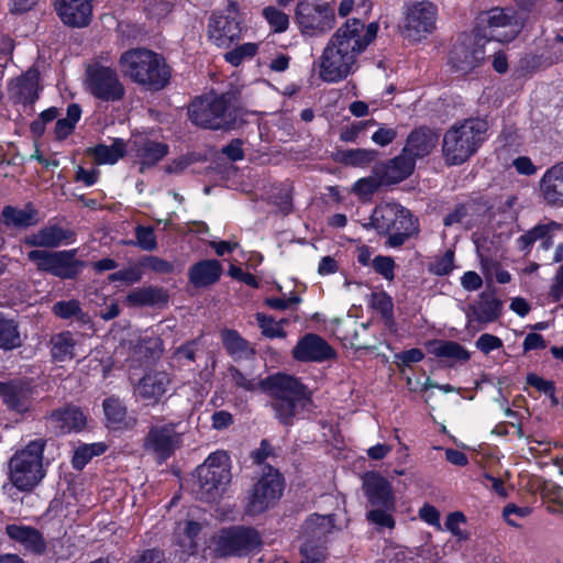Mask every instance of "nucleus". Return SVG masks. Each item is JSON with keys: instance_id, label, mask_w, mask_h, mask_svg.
I'll return each mask as SVG.
<instances>
[{"instance_id": "1", "label": "nucleus", "mask_w": 563, "mask_h": 563, "mask_svg": "<svg viewBox=\"0 0 563 563\" xmlns=\"http://www.w3.org/2000/svg\"><path fill=\"white\" fill-rule=\"evenodd\" d=\"M378 24L349 19L329 38L318 62L319 78L329 84L344 80L357 68L358 56L377 36Z\"/></svg>"}, {"instance_id": "2", "label": "nucleus", "mask_w": 563, "mask_h": 563, "mask_svg": "<svg viewBox=\"0 0 563 563\" xmlns=\"http://www.w3.org/2000/svg\"><path fill=\"white\" fill-rule=\"evenodd\" d=\"M228 376L236 388L245 391L262 388L267 391L275 418L287 427L292 426L295 418L312 402L308 387L291 375L278 373L258 382L231 365L228 367Z\"/></svg>"}, {"instance_id": "3", "label": "nucleus", "mask_w": 563, "mask_h": 563, "mask_svg": "<svg viewBox=\"0 0 563 563\" xmlns=\"http://www.w3.org/2000/svg\"><path fill=\"white\" fill-rule=\"evenodd\" d=\"M119 65L123 75L152 91L164 89L172 70L165 58L147 48H132L121 54Z\"/></svg>"}, {"instance_id": "4", "label": "nucleus", "mask_w": 563, "mask_h": 563, "mask_svg": "<svg viewBox=\"0 0 563 563\" xmlns=\"http://www.w3.org/2000/svg\"><path fill=\"white\" fill-rule=\"evenodd\" d=\"M488 122L467 118L455 122L443 135L442 153L446 165H461L470 159L487 137Z\"/></svg>"}, {"instance_id": "5", "label": "nucleus", "mask_w": 563, "mask_h": 563, "mask_svg": "<svg viewBox=\"0 0 563 563\" xmlns=\"http://www.w3.org/2000/svg\"><path fill=\"white\" fill-rule=\"evenodd\" d=\"M365 228H373L379 235H388L385 245L397 249L418 232V222L405 207L386 202L378 205Z\"/></svg>"}, {"instance_id": "6", "label": "nucleus", "mask_w": 563, "mask_h": 563, "mask_svg": "<svg viewBox=\"0 0 563 563\" xmlns=\"http://www.w3.org/2000/svg\"><path fill=\"white\" fill-rule=\"evenodd\" d=\"M231 481L229 456L223 451L211 453L196 470L192 492L197 499L217 500Z\"/></svg>"}, {"instance_id": "7", "label": "nucleus", "mask_w": 563, "mask_h": 563, "mask_svg": "<svg viewBox=\"0 0 563 563\" xmlns=\"http://www.w3.org/2000/svg\"><path fill=\"white\" fill-rule=\"evenodd\" d=\"M188 114L195 125L211 130L232 129L238 119V111L227 95L195 99L188 108Z\"/></svg>"}, {"instance_id": "8", "label": "nucleus", "mask_w": 563, "mask_h": 563, "mask_svg": "<svg viewBox=\"0 0 563 563\" xmlns=\"http://www.w3.org/2000/svg\"><path fill=\"white\" fill-rule=\"evenodd\" d=\"M46 441L36 439L18 451L9 462V478L20 490L33 489L44 477L43 452Z\"/></svg>"}, {"instance_id": "9", "label": "nucleus", "mask_w": 563, "mask_h": 563, "mask_svg": "<svg viewBox=\"0 0 563 563\" xmlns=\"http://www.w3.org/2000/svg\"><path fill=\"white\" fill-rule=\"evenodd\" d=\"M284 478L278 470L266 465L262 475L246 492L243 501L244 514L256 517L273 507L283 496Z\"/></svg>"}, {"instance_id": "10", "label": "nucleus", "mask_w": 563, "mask_h": 563, "mask_svg": "<svg viewBox=\"0 0 563 563\" xmlns=\"http://www.w3.org/2000/svg\"><path fill=\"white\" fill-rule=\"evenodd\" d=\"M85 86L93 98L103 102H119L125 96V87L117 69L100 62L87 65Z\"/></svg>"}, {"instance_id": "11", "label": "nucleus", "mask_w": 563, "mask_h": 563, "mask_svg": "<svg viewBox=\"0 0 563 563\" xmlns=\"http://www.w3.org/2000/svg\"><path fill=\"white\" fill-rule=\"evenodd\" d=\"M76 255V249L54 252L33 250L27 253V258L36 265L38 271L62 279H74L85 267V262L77 260Z\"/></svg>"}, {"instance_id": "12", "label": "nucleus", "mask_w": 563, "mask_h": 563, "mask_svg": "<svg viewBox=\"0 0 563 563\" xmlns=\"http://www.w3.org/2000/svg\"><path fill=\"white\" fill-rule=\"evenodd\" d=\"M242 19L239 4L229 1L223 10L213 11L208 20V37L218 47L229 48L241 38Z\"/></svg>"}, {"instance_id": "13", "label": "nucleus", "mask_w": 563, "mask_h": 563, "mask_svg": "<svg viewBox=\"0 0 563 563\" xmlns=\"http://www.w3.org/2000/svg\"><path fill=\"white\" fill-rule=\"evenodd\" d=\"M477 29L482 40L508 43L519 34L520 24L515 11L493 8L478 16Z\"/></svg>"}, {"instance_id": "14", "label": "nucleus", "mask_w": 563, "mask_h": 563, "mask_svg": "<svg viewBox=\"0 0 563 563\" xmlns=\"http://www.w3.org/2000/svg\"><path fill=\"white\" fill-rule=\"evenodd\" d=\"M437 27V8L429 1L407 5L404 20L399 23L401 36L412 43L426 38Z\"/></svg>"}, {"instance_id": "15", "label": "nucleus", "mask_w": 563, "mask_h": 563, "mask_svg": "<svg viewBox=\"0 0 563 563\" xmlns=\"http://www.w3.org/2000/svg\"><path fill=\"white\" fill-rule=\"evenodd\" d=\"M262 544L260 533L250 527L235 526L220 530L214 538L218 556H245Z\"/></svg>"}, {"instance_id": "16", "label": "nucleus", "mask_w": 563, "mask_h": 563, "mask_svg": "<svg viewBox=\"0 0 563 563\" xmlns=\"http://www.w3.org/2000/svg\"><path fill=\"white\" fill-rule=\"evenodd\" d=\"M295 22L302 35H323L334 27V9L329 3L303 0L296 7Z\"/></svg>"}, {"instance_id": "17", "label": "nucleus", "mask_w": 563, "mask_h": 563, "mask_svg": "<svg viewBox=\"0 0 563 563\" xmlns=\"http://www.w3.org/2000/svg\"><path fill=\"white\" fill-rule=\"evenodd\" d=\"M184 433L185 426L181 422L152 426L144 439L143 448L165 461L180 448Z\"/></svg>"}, {"instance_id": "18", "label": "nucleus", "mask_w": 563, "mask_h": 563, "mask_svg": "<svg viewBox=\"0 0 563 563\" xmlns=\"http://www.w3.org/2000/svg\"><path fill=\"white\" fill-rule=\"evenodd\" d=\"M37 386L27 378L0 382V400L11 412L25 415L33 410Z\"/></svg>"}, {"instance_id": "19", "label": "nucleus", "mask_w": 563, "mask_h": 563, "mask_svg": "<svg viewBox=\"0 0 563 563\" xmlns=\"http://www.w3.org/2000/svg\"><path fill=\"white\" fill-rule=\"evenodd\" d=\"M486 52L483 40L464 36L459 38L450 52L452 68L461 74H468L478 67L485 59Z\"/></svg>"}, {"instance_id": "20", "label": "nucleus", "mask_w": 563, "mask_h": 563, "mask_svg": "<svg viewBox=\"0 0 563 563\" xmlns=\"http://www.w3.org/2000/svg\"><path fill=\"white\" fill-rule=\"evenodd\" d=\"M292 357L302 363H322L335 358L334 349L320 335L305 334L292 349Z\"/></svg>"}, {"instance_id": "21", "label": "nucleus", "mask_w": 563, "mask_h": 563, "mask_svg": "<svg viewBox=\"0 0 563 563\" xmlns=\"http://www.w3.org/2000/svg\"><path fill=\"white\" fill-rule=\"evenodd\" d=\"M45 420L57 434H67L84 430L87 424V415L80 407L66 404L48 412Z\"/></svg>"}, {"instance_id": "22", "label": "nucleus", "mask_w": 563, "mask_h": 563, "mask_svg": "<svg viewBox=\"0 0 563 563\" xmlns=\"http://www.w3.org/2000/svg\"><path fill=\"white\" fill-rule=\"evenodd\" d=\"M363 489L371 507L395 509L396 499L389 482L378 473H366L363 477Z\"/></svg>"}, {"instance_id": "23", "label": "nucleus", "mask_w": 563, "mask_h": 563, "mask_svg": "<svg viewBox=\"0 0 563 563\" xmlns=\"http://www.w3.org/2000/svg\"><path fill=\"white\" fill-rule=\"evenodd\" d=\"M75 238L76 234L73 230L49 223L27 235L24 243L32 247L57 249L73 243Z\"/></svg>"}, {"instance_id": "24", "label": "nucleus", "mask_w": 563, "mask_h": 563, "mask_svg": "<svg viewBox=\"0 0 563 563\" xmlns=\"http://www.w3.org/2000/svg\"><path fill=\"white\" fill-rule=\"evenodd\" d=\"M54 8L63 23L68 26L84 27L90 23L91 0H54Z\"/></svg>"}, {"instance_id": "25", "label": "nucleus", "mask_w": 563, "mask_h": 563, "mask_svg": "<svg viewBox=\"0 0 563 563\" xmlns=\"http://www.w3.org/2000/svg\"><path fill=\"white\" fill-rule=\"evenodd\" d=\"M539 195L552 208H563V164L558 163L545 170L539 180Z\"/></svg>"}, {"instance_id": "26", "label": "nucleus", "mask_w": 563, "mask_h": 563, "mask_svg": "<svg viewBox=\"0 0 563 563\" xmlns=\"http://www.w3.org/2000/svg\"><path fill=\"white\" fill-rule=\"evenodd\" d=\"M416 162L407 153H401L374 167L376 175H379L386 185L397 184L407 179L415 170Z\"/></svg>"}, {"instance_id": "27", "label": "nucleus", "mask_w": 563, "mask_h": 563, "mask_svg": "<svg viewBox=\"0 0 563 563\" xmlns=\"http://www.w3.org/2000/svg\"><path fill=\"white\" fill-rule=\"evenodd\" d=\"M40 74L36 69H30L9 85V97L13 103L32 106L38 99Z\"/></svg>"}, {"instance_id": "28", "label": "nucleus", "mask_w": 563, "mask_h": 563, "mask_svg": "<svg viewBox=\"0 0 563 563\" xmlns=\"http://www.w3.org/2000/svg\"><path fill=\"white\" fill-rule=\"evenodd\" d=\"M439 143V134L427 126H420L409 133L404 152L416 162L430 155Z\"/></svg>"}, {"instance_id": "29", "label": "nucleus", "mask_w": 563, "mask_h": 563, "mask_svg": "<svg viewBox=\"0 0 563 563\" xmlns=\"http://www.w3.org/2000/svg\"><path fill=\"white\" fill-rule=\"evenodd\" d=\"M560 230H562V224L555 221L537 224L517 239V246L525 254H529L532 245L540 241V246L548 251L552 247L553 238Z\"/></svg>"}, {"instance_id": "30", "label": "nucleus", "mask_w": 563, "mask_h": 563, "mask_svg": "<svg viewBox=\"0 0 563 563\" xmlns=\"http://www.w3.org/2000/svg\"><path fill=\"white\" fill-rule=\"evenodd\" d=\"M170 383L172 378L167 372L151 371L140 379L135 393L142 399L156 404L165 395Z\"/></svg>"}, {"instance_id": "31", "label": "nucleus", "mask_w": 563, "mask_h": 563, "mask_svg": "<svg viewBox=\"0 0 563 563\" xmlns=\"http://www.w3.org/2000/svg\"><path fill=\"white\" fill-rule=\"evenodd\" d=\"M169 295L158 286H144L131 290L125 297L129 307H164L168 303Z\"/></svg>"}, {"instance_id": "32", "label": "nucleus", "mask_w": 563, "mask_h": 563, "mask_svg": "<svg viewBox=\"0 0 563 563\" xmlns=\"http://www.w3.org/2000/svg\"><path fill=\"white\" fill-rule=\"evenodd\" d=\"M222 274V265L217 260H202L188 271L190 284L196 288H206L216 284Z\"/></svg>"}, {"instance_id": "33", "label": "nucleus", "mask_w": 563, "mask_h": 563, "mask_svg": "<svg viewBox=\"0 0 563 563\" xmlns=\"http://www.w3.org/2000/svg\"><path fill=\"white\" fill-rule=\"evenodd\" d=\"M8 536L24 547L25 551L42 554L46 549L45 541L38 530L32 527L9 525Z\"/></svg>"}, {"instance_id": "34", "label": "nucleus", "mask_w": 563, "mask_h": 563, "mask_svg": "<svg viewBox=\"0 0 563 563\" xmlns=\"http://www.w3.org/2000/svg\"><path fill=\"white\" fill-rule=\"evenodd\" d=\"M479 298L477 303L468 306L467 318L481 323H489L498 319L501 312V301L486 292H483Z\"/></svg>"}, {"instance_id": "35", "label": "nucleus", "mask_w": 563, "mask_h": 563, "mask_svg": "<svg viewBox=\"0 0 563 563\" xmlns=\"http://www.w3.org/2000/svg\"><path fill=\"white\" fill-rule=\"evenodd\" d=\"M168 153V145L153 140H142L136 143V157L141 164V172L163 159Z\"/></svg>"}, {"instance_id": "36", "label": "nucleus", "mask_w": 563, "mask_h": 563, "mask_svg": "<svg viewBox=\"0 0 563 563\" xmlns=\"http://www.w3.org/2000/svg\"><path fill=\"white\" fill-rule=\"evenodd\" d=\"M1 216L5 225L14 228H29L38 221L37 210L32 203L25 205L23 209L5 206L2 209Z\"/></svg>"}, {"instance_id": "37", "label": "nucleus", "mask_w": 563, "mask_h": 563, "mask_svg": "<svg viewBox=\"0 0 563 563\" xmlns=\"http://www.w3.org/2000/svg\"><path fill=\"white\" fill-rule=\"evenodd\" d=\"M51 355L56 362L70 361L75 357L77 341L69 331L54 334L49 340Z\"/></svg>"}, {"instance_id": "38", "label": "nucleus", "mask_w": 563, "mask_h": 563, "mask_svg": "<svg viewBox=\"0 0 563 563\" xmlns=\"http://www.w3.org/2000/svg\"><path fill=\"white\" fill-rule=\"evenodd\" d=\"M430 352L441 360H448L452 364L466 363L471 354L460 343L454 341H437L431 344Z\"/></svg>"}, {"instance_id": "39", "label": "nucleus", "mask_w": 563, "mask_h": 563, "mask_svg": "<svg viewBox=\"0 0 563 563\" xmlns=\"http://www.w3.org/2000/svg\"><path fill=\"white\" fill-rule=\"evenodd\" d=\"M223 346L234 360L249 358L255 351L250 343L235 330H224L221 333Z\"/></svg>"}, {"instance_id": "40", "label": "nucleus", "mask_w": 563, "mask_h": 563, "mask_svg": "<svg viewBox=\"0 0 563 563\" xmlns=\"http://www.w3.org/2000/svg\"><path fill=\"white\" fill-rule=\"evenodd\" d=\"M98 164H114L125 154V142L121 139L113 141L111 145L99 144L89 150Z\"/></svg>"}, {"instance_id": "41", "label": "nucleus", "mask_w": 563, "mask_h": 563, "mask_svg": "<svg viewBox=\"0 0 563 563\" xmlns=\"http://www.w3.org/2000/svg\"><path fill=\"white\" fill-rule=\"evenodd\" d=\"M19 325L13 319H7L0 312V349L9 351L21 346Z\"/></svg>"}, {"instance_id": "42", "label": "nucleus", "mask_w": 563, "mask_h": 563, "mask_svg": "<svg viewBox=\"0 0 563 563\" xmlns=\"http://www.w3.org/2000/svg\"><path fill=\"white\" fill-rule=\"evenodd\" d=\"M102 406L107 421L112 428L120 429L126 426V408L119 398H106Z\"/></svg>"}, {"instance_id": "43", "label": "nucleus", "mask_w": 563, "mask_h": 563, "mask_svg": "<svg viewBox=\"0 0 563 563\" xmlns=\"http://www.w3.org/2000/svg\"><path fill=\"white\" fill-rule=\"evenodd\" d=\"M53 313L60 319L76 318L79 322L86 323L89 317L81 309L80 302L77 299L57 301L52 307Z\"/></svg>"}, {"instance_id": "44", "label": "nucleus", "mask_w": 563, "mask_h": 563, "mask_svg": "<svg viewBox=\"0 0 563 563\" xmlns=\"http://www.w3.org/2000/svg\"><path fill=\"white\" fill-rule=\"evenodd\" d=\"M107 445L102 442L82 444L74 453L71 464L75 470H82L93 456L103 454Z\"/></svg>"}, {"instance_id": "45", "label": "nucleus", "mask_w": 563, "mask_h": 563, "mask_svg": "<svg viewBox=\"0 0 563 563\" xmlns=\"http://www.w3.org/2000/svg\"><path fill=\"white\" fill-rule=\"evenodd\" d=\"M334 527L332 516L313 515L305 522V531L311 538L320 540L332 531Z\"/></svg>"}, {"instance_id": "46", "label": "nucleus", "mask_w": 563, "mask_h": 563, "mask_svg": "<svg viewBox=\"0 0 563 563\" xmlns=\"http://www.w3.org/2000/svg\"><path fill=\"white\" fill-rule=\"evenodd\" d=\"M377 157V151L367 148L346 150L341 153V161L345 165L365 167Z\"/></svg>"}, {"instance_id": "47", "label": "nucleus", "mask_w": 563, "mask_h": 563, "mask_svg": "<svg viewBox=\"0 0 563 563\" xmlns=\"http://www.w3.org/2000/svg\"><path fill=\"white\" fill-rule=\"evenodd\" d=\"M394 510L386 507H372L366 514V519L369 523L376 526L378 531L383 529L393 530L395 528Z\"/></svg>"}, {"instance_id": "48", "label": "nucleus", "mask_w": 563, "mask_h": 563, "mask_svg": "<svg viewBox=\"0 0 563 563\" xmlns=\"http://www.w3.org/2000/svg\"><path fill=\"white\" fill-rule=\"evenodd\" d=\"M161 343L158 338H141L133 345V355L137 356L139 360L157 357Z\"/></svg>"}, {"instance_id": "49", "label": "nucleus", "mask_w": 563, "mask_h": 563, "mask_svg": "<svg viewBox=\"0 0 563 563\" xmlns=\"http://www.w3.org/2000/svg\"><path fill=\"white\" fill-rule=\"evenodd\" d=\"M201 531V525L199 522L187 520L179 522L176 528V533L179 538V542L183 547L192 549L196 547L195 539Z\"/></svg>"}, {"instance_id": "50", "label": "nucleus", "mask_w": 563, "mask_h": 563, "mask_svg": "<svg viewBox=\"0 0 563 563\" xmlns=\"http://www.w3.org/2000/svg\"><path fill=\"white\" fill-rule=\"evenodd\" d=\"M255 319L264 336L269 339L286 338V331L280 327V322H276L273 317L257 312Z\"/></svg>"}, {"instance_id": "51", "label": "nucleus", "mask_w": 563, "mask_h": 563, "mask_svg": "<svg viewBox=\"0 0 563 563\" xmlns=\"http://www.w3.org/2000/svg\"><path fill=\"white\" fill-rule=\"evenodd\" d=\"M382 185H386L379 175H374L358 179L353 186V192L361 198L372 196Z\"/></svg>"}, {"instance_id": "52", "label": "nucleus", "mask_w": 563, "mask_h": 563, "mask_svg": "<svg viewBox=\"0 0 563 563\" xmlns=\"http://www.w3.org/2000/svg\"><path fill=\"white\" fill-rule=\"evenodd\" d=\"M135 241L126 242L128 245H136L144 251H154L157 247L156 236L152 228L137 225L135 228Z\"/></svg>"}, {"instance_id": "53", "label": "nucleus", "mask_w": 563, "mask_h": 563, "mask_svg": "<svg viewBox=\"0 0 563 563\" xmlns=\"http://www.w3.org/2000/svg\"><path fill=\"white\" fill-rule=\"evenodd\" d=\"M263 16L275 33H283L289 26V18L283 11L275 7H266L263 9Z\"/></svg>"}, {"instance_id": "54", "label": "nucleus", "mask_w": 563, "mask_h": 563, "mask_svg": "<svg viewBox=\"0 0 563 563\" xmlns=\"http://www.w3.org/2000/svg\"><path fill=\"white\" fill-rule=\"evenodd\" d=\"M198 351V340H190L175 349L173 358L180 365H190L195 363Z\"/></svg>"}, {"instance_id": "55", "label": "nucleus", "mask_w": 563, "mask_h": 563, "mask_svg": "<svg viewBox=\"0 0 563 563\" xmlns=\"http://www.w3.org/2000/svg\"><path fill=\"white\" fill-rule=\"evenodd\" d=\"M143 277L142 265H132L128 268L117 271L108 276L111 283L123 282L126 285H133L141 282Z\"/></svg>"}, {"instance_id": "56", "label": "nucleus", "mask_w": 563, "mask_h": 563, "mask_svg": "<svg viewBox=\"0 0 563 563\" xmlns=\"http://www.w3.org/2000/svg\"><path fill=\"white\" fill-rule=\"evenodd\" d=\"M454 268V252L448 250L442 256L435 257L429 264V271L437 276L449 275Z\"/></svg>"}, {"instance_id": "57", "label": "nucleus", "mask_w": 563, "mask_h": 563, "mask_svg": "<svg viewBox=\"0 0 563 563\" xmlns=\"http://www.w3.org/2000/svg\"><path fill=\"white\" fill-rule=\"evenodd\" d=\"M371 306L373 309L377 310L384 318H393L394 302L391 297L387 292L380 291L372 294Z\"/></svg>"}, {"instance_id": "58", "label": "nucleus", "mask_w": 563, "mask_h": 563, "mask_svg": "<svg viewBox=\"0 0 563 563\" xmlns=\"http://www.w3.org/2000/svg\"><path fill=\"white\" fill-rule=\"evenodd\" d=\"M257 53V44L244 43L234 49L225 53L224 58L233 66L240 65L244 58L253 57Z\"/></svg>"}, {"instance_id": "59", "label": "nucleus", "mask_w": 563, "mask_h": 563, "mask_svg": "<svg viewBox=\"0 0 563 563\" xmlns=\"http://www.w3.org/2000/svg\"><path fill=\"white\" fill-rule=\"evenodd\" d=\"M374 271L387 280L395 278V261L390 256L378 255L372 261Z\"/></svg>"}, {"instance_id": "60", "label": "nucleus", "mask_w": 563, "mask_h": 563, "mask_svg": "<svg viewBox=\"0 0 563 563\" xmlns=\"http://www.w3.org/2000/svg\"><path fill=\"white\" fill-rule=\"evenodd\" d=\"M466 521L465 516L461 511L451 512L446 520L445 527L446 529L459 540H467L468 534L461 530L460 525Z\"/></svg>"}, {"instance_id": "61", "label": "nucleus", "mask_w": 563, "mask_h": 563, "mask_svg": "<svg viewBox=\"0 0 563 563\" xmlns=\"http://www.w3.org/2000/svg\"><path fill=\"white\" fill-rule=\"evenodd\" d=\"M141 265L146 266L158 274H169L174 271V265L172 263L157 256H145L142 260Z\"/></svg>"}, {"instance_id": "62", "label": "nucleus", "mask_w": 563, "mask_h": 563, "mask_svg": "<svg viewBox=\"0 0 563 563\" xmlns=\"http://www.w3.org/2000/svg\"><path fill=\"white\" fill-rule=\"evenodd\" d=\"M475 345L481 352L488 354L493 350L500 349L503 341L496 335L484 333L476 340Z\"/></svg>"}, {"instance_id": "63", "label": "nucleus", "mask_w": 563, "mask_h": 563, "mask_svg": "<svg viewBox=\"0 0 563 563\" xmlns=\"http://www.w3.org/2000/svg\"><path fill=\"white\" fill-rule=\"evenodd\" d=\"M301 301V298L297 295H292L289 298H267L265 305L275 310H287L295 309Z\"/></svg>"}, {"instance_id": "64", "label": "nucleus", "mask_w": 563, "mask_h": 563, "mask_svg": "<svg viewBox=\"0 0 563 563\" xmlns=\"http://www.w3.org/2000/svg\"><path fill=\"white\" fill-rule=\"evenodd\" d=\"M132 563H169L165 553L157 549L145 550Z\"/></svg>"}]
</instances>
